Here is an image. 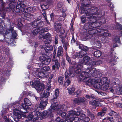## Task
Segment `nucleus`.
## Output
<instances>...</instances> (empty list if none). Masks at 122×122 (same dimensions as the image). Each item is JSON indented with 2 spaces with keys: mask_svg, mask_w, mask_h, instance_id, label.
<instances>
[{
  "mask_svg": "<svg viewBox=\"0 0 122 122\" xmlns=\"http://www.w3.org/2000/svg\"><path fill=\"white\" fill-rule=\"evenodd\" d=\"M76 62H74L73 67L74 68L76 69L75 72L76 74H79L80 73L81 71V69L83 67L82 65L81 64H79L78 63L79 61H78Z\"/></svg>",
  "mask_w": 122,
  "mask_h": 122,
  "instance_id": "obj_17",
  "label": "nucleus"
},
{
  "mask_svg": "<svg viewBox=\"0 0 122 122\" xmlns=\"http://www.w3.org/2000/svg\"><path fill=\"white\" fill-rule=\"evenodd\" d=\"M52 103L50 106L51 109L49 108L47 111H43L42 114L39 116V119L41 120L44 119L46 116L47 118H52L53 117V114L52 110L53 112L57 111V113L60 115L63 111L60 108H59V104L58 102L52 100Z\"/></svg>",
  "mask_w": 122,
  "mask_h": 122,
  "instance_id": "obj_2",
  "label": "nucleus"
},
{
  "mask_svg": "<svg viewBox=\"0 0 122 122\" xmlns=\"http://www.w3.org/2000/svg\"><path fill=\"white\" fill-rule=\"evenodd\" d=\"M63 85V86L66 87L68 86L70 84L71 81V80L70 78L67 79Z\"/></svg>",
  "mask_w": 122,
  "mask_h": 122,
  "instance_id": "obj_41",
  "label": "nucleus"
},
{
  "mask_svg": "<svg viewBox=\"0 0 122 122\" xmlns=\"http://www.w3.org/2000/svg\"><path fill=\"white\" fill-rule=\"evenodd\" d=\"M101 51H97L94 52V55L96 57H98L100 56L102 54Z\"/></svg>",
  "mask_w": 122,
  "mask_h": 122,
  "instance_id": "obj_43",
  "label": "nucleus"
},
{
  "mask_svg": "<svg viewBox=\"0 0 122 122\" xmlns=\"http://www.w3.org/2000/svg\"><path fill=\"white\" fill-rule=\"evenodd\" d=\"M53 65L52 69L53 70H58L60 67L61 63L60 61L56 58L52 59Z\"/></svg>",
  "mask_w": 122,
  "mask_h": 122,
  "instance_id": "obj_12",
  "label": "nucleus"
},
{
  "mask_svg": "<svg viewBox=\"0 0 122 122\" xmlns=\"http://www.w3.org/2000/svg\"><path fill=\"white\" fill-rule=\"evenodd\" d=\"M86 112L87 114L89 117L92 119H94L95 117V116L93 113L90 112L89 109L86 110Z\"/></svg>",
  "mask_w": 122,
  "mask_h": 122,
  "instance_id": "obj_33",
  "label": "nucleus"
},
{
  "mask_svg": "<svg viewBox=\"0 0 122 122\" xmlns=\"http://www.w3.org/2000/svg\"><path fill=\"white\" fill-rule=\"evenodd\" d=\"M50 92H46L45 90L43 93H41L40 95V99L41 100L47 99V97L49 95Z\"/></svg>",
  "mask_w": 122,
  "mask_h": 122,
  "instance_id": "obj_26",
  "label": "nucleus"
},
{
  "mask_svg": "<svg viewBox=\"0 0 122 122\" xmlns=\"http://www.w3.org/2000/svg\"><path fill=\"white\" fill-rule=\"evenodd\" d=\"M23 15V17L24 19L30 21L33 20L36 17L35 15L30 13H25Z\"/></svg>",
  "mask_w": 122,
  "mask_h": 122,
  "instance_id": "obj_19",
  "label": "nucleus"
},
{
  "mask_svg": "<svg viewBox=\"0 0 122 122\" xmlns=\"http://www.w3.org/2000/svg\"><path fill=\"white\" fill-rule=\"evenodd\" d=\"M33 8L32 7H29L25 9V13L29 12H32L33 11Z\"/></svg>",
  "mask_w": 122,
  "mask_h": 122,
  "instance_id": "obj_49",
  "label": "nucleus"
},
{
  "mask_svg": "<svg viewBox=\"0 0 122 122\" xmlns=\"http://www.w3.org/2000/svg\"><path fill=\"white\" fill-rule=\"evenodd\" d=\"M99 18L98 20H95L94 22L89 21L88 22L86 23L84 25V27L86 30L87 29H95L96 27L99 26L100 24H104L106 22V20L104 18L102 19L103 17L102 15Z\"/></svg>",
  "mask_w": 122,
  "mask_h": 122,
  "instance_id": "obj_5",
  "label": "nucleus"
},
{
  "mask_svg": "<svg viewBox=\"0 0 122 122\" xmlns=\"http://www.w3.org/2000/svg\"><path fill=\"white\" fill-rule=\"evenodd\" d=\"M86 70V71H83L81 74V77L84 78L83 81L86 82V81L90 76H92L96 78H99L101 77L102 74L99 72L96 71V69L92 68L91 67H87Z\"/></svg>",
  "mask_w": 122,
  "mask_h": 122,
  "instance_id": "obj_3",
  "label": "nucleus"
},
{
  "mask_svg": "<svg viewBox=\"0 0 122 122\" xmlns=\"http://www.w3.org/2000/svg\"><path fill=\"white\" fill-rule=\"evenodd\" d=\"M90 58L87 56H84L82 61L83 63L84 64H86L89 62Z\"/></svg>",
  "mask_w": 122,
  "mask_h": 122,
  "instance_id": "obj_34",
  "label": "nucleus"
},
{
  "mask_svg": "<svg viewBox=\"0 0 122 122\" xmlns=\"http://www.w3.org/2000/svg\"><path fill=\"white\" fill-rule=\"evenodd\" d=\"M41 101L39 104V116H41V112L40 111V110H43L47 105L48 103V99L41 100Z\"/></svg>",
  "mask_w": 122,
  "mask_h": 122,
  "instance_id": "obj_11",
  "label": "nucleus"
},
{
  "mask_svg": "<svg viewBox=\"0 0 122 122\" xmlns=\"http://www.w3.org/2000/svg\"><path fill=\"white\" fill-rule=\"evenodd\" d=\"M86 99L84 97H79L75 98L73 100L74 103L76 104L81 105L85 103Z\"/></svg>",
  "mask_w": 122,
  "mask_h": 122,
  "instance_id": "obj_15",
  "label": "nucleus"
},
{
  "mask_svg": "<svg viewBox=\"0 0 122 122\" xmlns=\"http://www.w3.org/2000/svg\"><path fill=\"white\" fill-rule=\"evenodd\" d=\"M78 47L81 50L78 52H76L72 56V58L74 59L77 58L79 60V58H82L86 54L89 50L88 47L82 44L79 45Z\"/></svg>",
  "mask_w": 122,
  "mask_h": 122,
  "instance_id": "obj_6",
  "label": "nucleus"
},
{
  "mask_svg": "<svg viewBox=\"0 0 122 122\" xmlns=\"http://www.w3.org/2000/svg\"><path fill=\"white\" fill-rule=\"evenodd\" d=\"M11 33V36L14 39L17 38V34L15 30L14 29L12 31Z\"/></svg>",
  "mask_w": 122,
  "mask_h": 122,
  "instance_id": "obj_48",
  "label": "nucleus"
},
{
  "mask_svg": "<svg viewBox=\"0 0 122 122\" xmlns=\"http://www.w3.org/2000/svg\"><path fill=\"white\" fill-rule=\"evenodd\" d=\"M46 55V53H44V55H43L39 57V59L40 61L42 62H44L47 56Z\"/></svg>",
  "mask_w": 122,
  "mask_h": 122,
  "instance_id": "obj_45",
  "label": "nucleus"
},
{
  "mask_svg": "<svg viewBox=\"0 0 122 122\" xmlns=\"http://www.w3.org/2000/svg\"><path fill=\"white\" fill-rule=\"evenodd\" d=\"M83 16H82L81 17V20L82 23L83 24L86 21V18H87V16H84L83 15Z\"/></svg>",
  "mask_w": 122,
  "mask_h": 122,
  "instance_id": "obj_53",
  "label": "nucleus"
},
{
  "mask_svg": "<svg viewBox=\"0 0 122 122\" xmlns=\"http://www.w3.org/2000/svg\"><path fill=\"white\" fill-rule=\"evenodd\" d=\"M65 32V30L64 29H61L59 31V37L60 38V37H64L65 36H62V35L64 34Z\"/></svg>",
  "mask_w": 122,
  "mask_h": 122,
  "instance_id": "obj_52",
  "label": "nucleus"
},
{
  "mask_svg": "<svg viewBox=\"0 0 122 122\" xmlns=\"http://www.w3.org/2000/svg\"><path fill=\"white\" fill-rule=\"evenodd\" d=\"M90 120V119L88 117H84L83 119L81 121V122H88Z\"/></svg>",
  "mask_w": 122,
  "mask_h": 122,
  "instance_id": "obj_55",
  "label": "nucleus"
},
{
  "mask_svg": "<svg viewBox=\"0 0 122 122\" xmlns=\"http://www.w3.org/2000/svg\"><path fill=\"white\" fill-rule=\"evenodd\" d=\"M53 49V47L51 45L47 46L44 49V51L46 52V53H49V51H51Z\"/></svg>",
  "mask_w": 122,
  "mask_h": 122,
  "instance_id": "obj_40",
  "label": "nucleus"
},
{
  "mask_svg": "<svg viewBox=\"0 0 122 122\" xmlns=\"http://www.w3.org/2000/svg\"><path fill=\"white\" fill-rule=\"evenodd\" d=\"M86 84L88 86H90L94 84L96 82V80L93 79H90L89 78H88L86 80Z\"/></svg>",
  "mask_w": 122,
  "mask_h": 122,
  "instance_id": "obj_29",
  "label": "nucleus"
},
{
  "mask_svg": "<svg viewBox=\"0 0 122 122\" xmlns=\"http://www.w3.org/2000/svg\"><path fill=\"white\" fill-rule=\"evenodd\" d=\"M98 36H96L95 37H94L93 39H94V43L96 45V47L97 48H100L101 46V42L100 41H99V40H97L98 39Z\"/></svg>",
  "mask_w": 122,
  "mask_h": 122,
  "instance_id": "obj_28",
  "label": "nucleus"
},
{
  "mask_svg": "<svg viewBox=\"0 0 122 122\" xmlns=\"http://www.w3.org/2000/svg\"><path fill=\"white\" fill-rule=\"evenodd\" d=\"M50 68V67L47 66H44L41 69L39 68V78H42L45 77L46 72L49 70Z\"/></svg>",
  "mask_w": 122,
  "mask_h": 122,
  "instance_id": "obj_10",
  "label": "nucleus"
},
{
  "mask_svg": "<svg viewBox=\"0 0 122 122\" xmlns=\"http://www.w3.org/2000/svg\"><path fill=\"white\" fill-rule=\"evenodd\" d=\"M101 24L98 27H96V28L94 29V30L95 33L96 35L97 36V34L98 33H101L102 34V32L103 31V30L101 29L100 27H99L101 25Z\"/></svg>",
  "mask_w": 122,
  "mask_h": 122,
  "instance_id": "obj_36",
  "label": "nucleus"
},
{
  "mask_svg": "<svg viewBox=\"0 0 122 122\" xmlns=\"http://www.w3.org/2000/svg\"><path fill=\"white\" fill-rule=\"evenodd\" d=\"M66 36V35L64 37H60L61 39V42L62 44L63 47L66 51H67V47L69 46L68 41L65 40V38Z\"/></svg>",
  "mask_w": 122,
  "mask_h": 122,
  "instance_id": "obj_18",
  "label": "nucleus"
},
{
  "mask_svg": "<svg viewBox=\"0 0 122 122\" xmlns=\"http://www.w3.org/2000/svg\"><path fill=\"white\" fill-rule=\"evenodd\" d=\"M32 33L34 35L36 36L38 34V28L35 29L33 30Z\"/></svg>",
  "mask_w": 122,
  "mask_h": 122,
  "instance_id": "obj_59",
  "label": "nucleus"
},
{
  "mask_svg": "<svg viewBox=\"0 0 122 122\" xmlns=\"http://www.w3.org/2000/svg\"><path fill=\"white\" fill-rule=\"evenodd\" d=\"M79 118L80 119V120H82V119H83L84 118V117L85 116V115L84 114H81L79 115Z\"/></svg>",
  "mask_w": 122,
  "mask_h": 122,
  "instance_id": "obj_61",
  "label": "nucleus"
},
{
  "mask_svg": "<svg viewBox=\"0 0 122 122\" xmlns=\"http://www.w3.org/2000/svg\"><path fill=\"white\" fill-rule=\"evenodd\" d=\"M106 119L111 122H113L114 120L112 117H107Z\"/></svg>",
  "mask_w": 122,
  "mask_h": 122,
  "instance_id": "obj_63",
  "label": "nucleus"
},
{
  "mask_svg": "<svg viewBox=\"0 0 122 122\" xmlns=\"http://www.w3.org/2000/svg\"><path fill=\"white\" fill-rule=\"evenodd\" d=\"M48 27H46L42 28L39 31V34H40L39 36V38L40 39H41L42 38L43 39H51V35L49 33H47L46 34L45 33L48 31Z\"/></svg>",
  "mask_w": 122,
  "mask_h": 122,
  "instance_id": "obj_8",
  "label": "nucleus"
},
{
  "mask_svg": "<svg viewBox=\"0 0 122 122\" xmlns=\"http://www.w3.org/2000/svg\"><path fill=\"white\" fill-rule=\"evenodd\" d=\"M4 22L3 20L1 18H0V32H1V31L3 29V26L2 24V23H3Z\"/></svg>",
  "mask_w": 122,
  "mask_h": 122,
  "instance_id": "obj_54",
  "label": "nucleus"
},
{
  "mask_svg": "<svg viewBox=\"0 0 122 122\" xmlns=\"http://www.w3.org/2000/svg\"><path fill=\"white\" fill-rule=\"evenodd\" d=\"M24 103H22L21 105V108L24 110H26L29 109V106L31 105V103L28 98H25L24 100Z\"/></svg>",
  "mask_w": 122,
  "mask_h": 122,
  "instance_id": "obj_14",
  "label": "nucleus"
},
{
  "mask_svg": "<svg viewBox=\"0 0 122 122\" xmlns=\"http://www.w3.org/2000/svg\"><path fill=\"white\" fill-rule=\"evenodd\" d=\"M120 36H115L113 39V41L115 43H117L120 44L121 41L120 39Z\"/></svg>",
  "mask_w": 122,
  "mask_h": 122,
  "instance_id": "obj_44",
  "label": "nucleus"
},
{
  "mask_svg": "<svg viewBox=\"0 0 122 122\" xmlns=\"http://www.w3.org/2000/svg\"><path fill=\"white\" fill-rule=\"evenodd\" d=\"M61 23H55L54 25L55 30L56 32L58 31L61 29Z\"/></svg>",
  "mask_w": 122,
  "mask_h": 122,
  "instance_id": "obj_31",
  "label": "nucleus"
},
{
  "mask_svg": "<svg viewBox=\"0 0 122 122\" xmlns=\"http://www.w3.org/2000/svg\"><path fill=\"white\" fill-rule=\"evenodd\" d=\"M67 90H68L69 93L70 94H71L75 91V87L73 85L70 86L69 88H67Z\"/></svg>",
  "mask_w": 122,
  "mask_h": 122,
  "instance_id": "obj_38",
  "label": "nucleus"
},
{
  "mask_svg": "<svg viewBox=\"0 0 122 122\" xmlns=\"http://www.w3.org/2000/svg\"><path fill=\"white\" fill-rule=\"evenodd\" d=\"M41 7L42 10H46L48 8V6L47 5L43 4L41 5Z\"/></svg>",
  "mask_w": 122,
  "mask_h": 122,
  "instance_id": "obj_62",
  "label": "nucleus"
},
{
  "mask_svg": "<svg viewBox=\"0 0 122 122\" xmlns=\"http://www.w3.org/2000/svg\"><path fill=\"white\" fill-rule=\"evenodd\" d=\"M51 61V59L49 57H46L44 61V64L46 65H48L50 64Z\"/></svg>",
  "mask_w": 122,
  "mask_h": 122,
  "instance_id": "obj_42",
  "label": "nucleus"
},
{
  "mask_svg": "<svg viewBox=\"0 0 122 122\" xmlns=\"http://www.w3.org/2000/svg\"><path fill=\"white\" fill-rule=\"evenodd\" d=\"M38 18H37V19H35L33 21V22L31 23V24L32 25L33 27L36 28H38Z\"/></svg>",
  "mask_w": 122,
  "mask_h": 122,
  "instance_id": "obj_32",
  "label": "nucleus"
},
{
  "mask_svg": "<svg viewBox=\"0 0 122 122\" xmlns=\"http://www.w3.org/2000/svg\"><path fill=\"white\" fill-rule=\"evenodd\" d=\"M108 115L111 116H114L115 118H118L119 117V115L116 112L112 111L111 112L108 113Z\"/></svg>",
  "mask_w": 122,
  "mask_h": 122,
  "instance_id": "obj_39",
  "label": "nucleus"
},
{
  "mask_svg": "<svg viewBox=\"0 0 122 122\" xmlns=\"http://www.w3.org/2000/svg\"><path fill=\"white\" fill-rule=\"evenodd\" d=\"M102 82H103V83L106 84V85L108 84L109 85V83L110 82V81L109 79H108V78L107 77H104L102 79Z\"/></svg>",
  "mask_w": 122,
  "mask_h": 122,
  "instance_id": "obj_35",
  "label": "nucleus"
},
{
  "mask_svg": "<svg viewBox=\"0 0 122 122\" xmlns=\"http://www.w3.org/2000/svg\"><path fill=\"white\" fill-rule=\"evenodd\" d=\"M59 91L58 89H57L55 91V94L53 96V97L52 99H51V102L52 103V100H53L54 101H56L57 102L58 101H57V98L59 96Z\"/></svg>",
  "mask_w": 122,
  "mask_h": 122,
  "instance_id": "obj_27",
  "label": "nucleus"
},
{
  "mask_svg": "<svg viewBox=\"0 0 122 122\" xmlns=\"http://www.w3.org/2000/svg\"><path fill=\"white\" fill-rule=\"evenodd\" d=\"M24 3L25 2L22 1L20 2L19 4L17 3L18 4L17 5V3L15 0L12 1L9 4L7 8L12 10L14 12L18 13L20 10L22 11V10L24 11L25 10V8L26 6Z\"/></svg>",
  "mask_w": 122,
  "mask_h": 122,
  "instance_id": "obj_4",
  "label": "nucleus"
},
{
  "mask_svg": "<svg viewBox=\"0 0 122 122\" xmlns=\"http://www.w3.org/2000/svg\"><path fill=\"white\" fill-rule=\"evenodd\" d=\"M103 35L104 36L102 37L101 38V40L102 41V42L103 43H105L106 42V41H107V37L105 36H107L108 35V34L107 33H105L104 32L103 33Z\"/></svg>",
  "mask_w": 122,
  "mask_h": 122,
  "instance_id": "obj_47",
  "label": "nucleus"
},
{
  "mask_svg": "<svg viewBox=\"0 0 122 122\" xmlns=\"http://www.w3.org/2000/svg\"><path fill=\"white\" fill-rule=\"evenodd\" d=\"M109 86L108 84L106 85V84L104 83L102 85H100V83H97L96 86V88L98 89L100 88L103 91H106L107 90Z\"/></svg>",
  "mask_w": 122,
  "mask_h": 122,
  "instance_id": "obj_21",
  "label": "nucleus"
},
{
  "mask_svg": "<svg viewBox=\"0 0 122 122\" xmlns=\"http://www.w3.org/2000/svg\"><path fill=\"white\" fill-rule=\"evenodd\" d=\"M107 111V108L106 107H104L102 109L101 112H98L97 114V115L98 116H100L101 117L104 116L106 113Z\"/></svg>",
  "mask_w": 122,
  "mask_h": 122,
  "instance_id": "obj_30",
  "label": "nucleus"
},
{
  "mask_svg": "<svg viewBox=\"0 0 122 122\" xmlns=\"http://www.w3.org/2000/svg\"><path fill=\"white\" fill-rule=\"evenodd\" d=\"M63 55V49L61 46L59 47L58 49L56 56L59 58L62 57Z\"/></svg>",
  "mask_w": 122,
  "mask_h": 122,
  "instance_id": "obj_24",
  "label": "nucleus"
},
{
  "mask_svg": "<svg viewBox=\"0 0 122 122\" xmlns=\"http://www.w3.org/2000/svg\"><path fill=\"white\" fill-rule=\"evenodd\" d=\"M38 104H36L34 108L33 112H30L29 113L26 112H23L19 111L17 109H14L13 111L15 115L14 117V120L18 122L19 119L22 117L26 118L25 120V122L31 121L33 119V122H38Z\"/></svg>",
  "mask_w": 122,
  "mask_h": 122,
  "instance_id": "obj_1",
  "label": "nucleus"
},
{
  "mask_svg": "<svg viewBox=\"0 0 122 122\" xmlns=\"http://www.w3.org/2000/svg\"><path fill=\"white\" fill-rule=\"evenodd\" d=\"M45 86L44 84L40 82V81H39V91H43L45 88Z\"/></svg>",
  "mask_w": 122,
  "mask_h": 122,
  "instance_id": "obj_37",
  "label": "nucleus"
},
{
  "mask_svg": "<svg viewBox=\"0 0 122 122\" xmlns=\"http://www.w3.org/2000/svg\"><path fill=\"white\" fill-rule=\"evenodd\" d=\"M56 18L57 20L59 21H61L62 20H64V17L61 16H58Z\"/></svg>",
  "mask_w": 122,
  "mask_h": 122,
  "instance_id": "obj_57",
  "label": "nucleus"
},
{
  "mask_svg": "<svg viewBox=\"0 0 122 122\" xmlns=\"http://www.w3.org/2000/svg\"><path fill=\"white\" fill-rule=\"evenodd\" d=\"M116 26L117 29L118 30H122V25L119 23H117L116 24Z\"/></svg>",
  "mask_w": 122,
  "mask_h": 122,
  "instance_id": "obj_60",
  "label": "nucleus"
},
{
  "mask_svg": "<svg viewBox=\"0 0 122 122\" xmlns=\"http://www.w3.org/2000/svg\"><path fill=\"white\" fill-rule=\"evenodd\" d=\"M80 114V112L78 111H76L75 110H71L69 112L68 115L67 116L65 119L68 122H72L74 119V117L77 116Z\"/></svg>",
  "mask_w": 122,
  "mask_h": 122,
  "instance_id": "obj_9",
  "label": "nucleus"
},
{
  "mask_svg": "<svg viewBox=\"0 0 122 122\" xmlns=\"http://www.w3.org/2000/svg\"><path fill=\"white\" fill-rule=\"evenodd\" d=\"M66 111H63V112H62L60 114L61 116L62 117L64 118L66 117Z\"/></svg>",
  "mask_w": 122,
  "mask_h": 122,
  "instance_id": "obj_64",
  "label": "nucleus"
},
{
  "mask_svg": "<svg viewBox=\"0 0 122 122\" xmlns=\"http://www.w3.org/2000/svg\"><path fill=\"white\" fill-rule=\"evenodd\" d=\"M101 102V99L98 98L93 101H90L89 102V104L92 106L93 108L96 109L97 107L99 106V105L100 104V103Z\"/></svg>",
  "mask_w": 122,
  "mask_h": 122,
  "instance_id": "obj_16",
  "label": "nucleus"
},
{
  "mask_svg": "<svg viewBox=\"0 0 122 122\" xmlns=\"http://www.w3.org/2000/svg\"><path fill=\"white\" fill-rule=\"evenodd\" d=\"M86 5L85 4H83L81 5V13L82 14H83L85 15H88V11L89 9H86L85 7H86Z\"/></svg>",
  "mask_w": 122,
  "mask_h": 122,
  "instance_id": "obj_23",
  "label": "nucleus"
},
{
  "mask_svg": "<svg viewBox=\"0 0 122 122\" xmlns=\"http://www.w3.org/2000/svg\"><path fill=\"white\" fill-rule=\"evenodd\" d=\"M88 15H87L86 17L91 21L93 19L96 20L97 17H99L98 9L96 7L94 6L92 7L90 9L88 10Z\"/></svg>",
  "mask_w": 122,
  "mask_h": 122,
  "instance_id": "obj_7",
  "label": "nucleus"
},
{
  "mask_svg": "<svg viewBox=\"0 0 122 122\" xmlns=\"http://www.w3.org/2000/svg\"><path fill=\"white\" fill-rule=\"evenodd\" d=\"M14 30V27H10L9 28H8L6 30L5 34L6 35L8 34L9 33L10 34V33L12 32V31Z\"/></svg>",
  "mask_w": 122,
  "mask_h": 122,
  "instance_id": "obj_46",
  "label": "nucleus"
},
{
  "mask_svg": "<svg viewBox=\"0 0 122 122\" xmlns=\"http://www.w3.org/2000/svg\"><path fill=\"white\" fill-rule=\"evenodd\" d=\"M114 51L113 49L112 48L111 49V53L110 54L111 58L110 60L111 62H116L117 60L115 59L116 57V54L114 53L113 54L112 51Z\"/></svg>",
  "mask_w": 122,
  "mask_h": 122,
  "instance_id": "obj_25",
  "label": "nucleus"
},
{
  "mask_svg": "<svg viewBox=\"0 0 122 122\" xmlns=\"http://www.w3.org/2000/svg\"><path fill=\"white\" fill-rule=\"evenodd\" d=\"M60 108L63 111H66L67 108L66 106L64 104L62 105Z\"/></svg>",
  "mask_w": 122,
  "mask_h": 122,
  "instance_id": "obj_56",
  "label": "nucleus"
},
{
  "mask_svg": "<svg viewBox=\"0 0 122 122\" xmlns=\"http://www.w3.org/2000/svg\"><path fill=\"white\" fill-rule=\"evenodd\" d=\"M66 60L68 61V62L69 63H71V64L74 65V62H71V60L70 58L68 56V55H66ZM77 61H75V62H77Z\"/></svg>",
  "mask_w": 122,
  "mask_h": 122,
  "instance_id": "obj_51",
  "label": "nucleus"
},
{
  "mask_svg": "<svg viewBox=\"0 0 122 122\" xmlns=\"http://www.w3.org/2000/svg\"><path fill=\"white\" fill-rule=\"evenodd\" d=\"M58 36L57 35L55 36V44L56 45L58 44Z\"/></svg>",
  "mask_w": 122,
  "mask_h": 122,
  "instance_id": "obj_58",
  "label": "nucleus"
},
{
  "mask_svg": "<svg viewBox=\"0 0 122 122\" xmlns=\"http://www.w3.org/2000/svg\"><path fill=\"white\" fill-rule=\"evenodd\" d=\"M63 78L64 77H62L61 76H60L58 77V81L59 84L61 85H62L63 84Z\"/></svg>",
  "mask_w": 122,
  "mask_h": 122,
  "instance_id": "obj_50",
  "label": "nucleus"
},
{
  "mask_svg": "<svg viewBox=\"0 0 122 122\" xmlns=\"http://www.w3.org/2000/svg\"><path fill=\"white\" fill-rule=\"evenodd\" d=\"M30 84L32 87H34L38 93V79L37 78H34V80L33 81H31Z\"/></svg>",
  "mask_w": 122,
  "mask_h": 122,
  "instance_id": "obj_22",
  "label": "nucleus"
},
{
  "mask_svg": "<svg viewBox=\"0 0 122 122\" xmlns=\"http://www.w3.org/2000/svg\"><path fill=\"white\" fill-rule=\"evenodd\" d=\"M71 68L72 69L70 68L69 71H66L65 72L64 75L66 79H67L70 78V76L71 77H74L75 76L74 68H73V67H72Z\"/></svg>",
  "mask_w": 122,
  "mask_h": 122,
  "instance_id": "obj_13",
  "label": "nucleus"
},
{
  "mask_svg": "<svg viewBox=\"0 0 122 122\" xmlns=\"http://www.w3.org/2000/svg\"><path fill=\"white\" fill-rule=\"evenodd\" d=\"M87 31H88V36H86V38L87 39H90L92 38L93 39L94 37L97 36L96 35L95 33L94 29H87L86 30Z\"/></svg>",
  "mask_w": 122,
  "mask_h": 122,
  "instance_id": "obj_20",
  "label": "nucleus"
}]
</instances>
